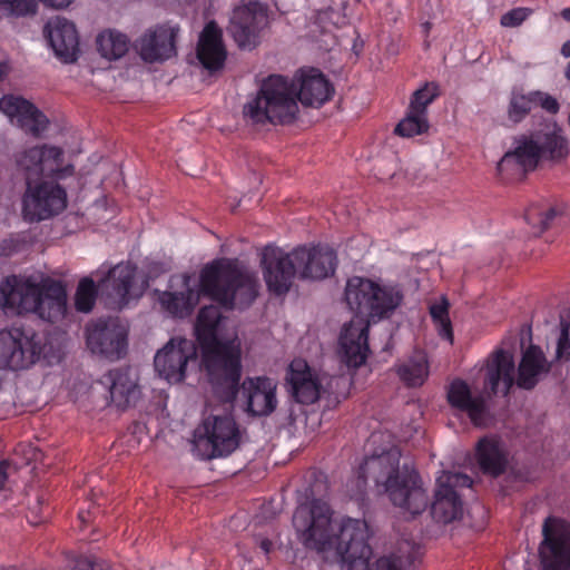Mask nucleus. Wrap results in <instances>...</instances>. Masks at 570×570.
Segmentation results:
<instances>
[{"label":"nucleus","instance_id":"21","mask_svg":"<svg viewBox=\"0 0 570 570\" xmlns=\"http://www.w3.org/2000/svg\"><path fill=\"white\" fill-rule=\"evenodd\" d=\"M179 28L157 26L135 41L134 48L146 62L164 61L176 55V38Z\"/></svg>","mask_w":570,"mask_h":570},{"label":"nucleus","instance_id":"3","mask_svg":"<svg viewBox=\"0 0 570 570\" xmlns=\"http://www.w3.org/2000/svg\"><path fill=\"white\" fill-rule=\"evenodd\" d=\"M225 320L218 306H203L194 331L202 351V363L215 395L223 403H234L242 379V345L237 335L222 337Z\"/></svg>","mask_w":570,"mask_h":570},{"label":"nucleus","instance_id":"42","mask_svg":"<svg viewBox=\"0 0 570 570\" xmlns=\"http://www.w3.org/2000/svg\"><path fill=\"white\" fill-rule=\"evenodd\" d=\"M0 285H68V281L65 278L45 276L42 273L35 271L29 274L6 275Z\"/></svg>","mask_w":570,"mask_h":570},{"label":"nucleus","instance_id":"20","mask_svg":"<svg viewBox=\"0 0 570 570\" xmlns=\"http://www.w3.org/2000/svg\"><path fill=\"white\" fill-rule=\"evenodd\" d=\"M259 267L265 285H293L294 279L298 278L294 248L285 252L278 246L266 245L259 254Z\"/></svg>","mask_w":570,"mask_h":570},{"label":"nucleus","instance_id":"10","mask_svg":"<svg viewBox=\"0 0 570 570\" xmlns=\"http://www.w3.org/2000/svg\"><path fill=\"white\" fill-rule=\"evenodd\" d=\"M269 24L268 6L249 1L234 8L227 32L242 49H253L259 43L261 33Z\"/></svg>","mask_w":570,"mask_h":570},{"label":"nucleus","instance_id":"1","mask_svg":"<svg viewBox=\"0 0 570 570\" xmlns=\"http://www.w3.org/2000/svg\"><path fill=\"white\" fill-rule=\"evenodd\" d=\"M293 527L308 549L325 551L335 547L342 570H410L420 559V548L402 541L389 556L370 564L372 548L365 520L346 518L335 532L333 510L321 499L301 503L293 514Z\"/></svg>","mask_w":570,"mask_h":570},{"label":"nucleus","instance_id":"17","mask_svg":"<svg viewBox=\"0 0 570 570\" xmlns=\"http://www.w3.org/2000/svg\"><path fill=\"white\" fill-rule=\"evenodd\" d=\"M446 401L454 415H466L476 428L488 426L492 420L485 395L473 394L469 384L462 379H454L449 384Z\"/></svg>","mask_w":570,"mask_h":570},{"label":"nucleus","instance_id":"45","mask_svg":"<svg viewBox=\"0 0 570 570\" xmlns=\"http://www.w3.org/2000/svg\"><path fill=\"white\" fill-rule=\"evenodd\" d=\"M0 9L8 16H33L38 9L37 0H0Z\"/></svg>","mask_w":570,"mask_h":570},{"label":"nucleus","instance_id":"41","mask_svg":"<svg viewBox=\"0 0 570 570\" xmlns=\"http://www.w3.org/2000/svg\"><path fill=\"white\" fill-rule=\"evenodd\" d=\"M562 215V210L558 207H549L542 209L539 206H531L524 214L525 222L531 225L535 234H540L551 227L554 219Z\"/></svg>","mask_w":570,"mask_h":570},{"label":"nucleus","instance_id":"46","mask_svg":"<svg viewBox=\"0 0 570 570\" xmlns=\"http://www.w3.org/2000/svg\"><path fill=\"white\" fill-rule=\"evenodd\" d=\"M169 269V265L165 262L145 259L139 272L141 285H149L150 282H155L159 276L168 273Z\"/></svg>","mask_w":570,"mask_h":570},{"label":"nucleus","instance_id":"31","mask_svg":"<svg viewBox=\"0 0 570 570\" xmlns=\"http://www.w3.org/2000/svg\"><path fill=\"white\" fill-rule=\"evenodd\" d=\"M542 159L561 161L569 155V142L562 128L556 122H548L533 131Z\"/></svg>","mask_w":570,"mask_h":570},{"label":"nucleus","instance_id":"16","mask_svg":"<svg viewBox=\"0 0 570 570\" xmlns=\"http://www.w3.org/2000/svg\"><path fill=\"white\" fill-rule=\"evenodd\" d=\"M298 279L322 282L333 277L337 265V253L328 245H301L294 248Z\"/></svg>","mask_w":570,"mask_h":570},{"label":"nucleus","instance_id":"38","mask_svg":"<svg viewBox=\"0 0 570 570\" xmlns=\"http://www.w3.org/2000/svg\"><path fill=\"white\" fill-rule=\"evenodd\" d=\"M450 302L445 295L428 301V309L438 334L451 344L453 343V327L450 320Z\"/></svg>","mask_w":570,"mask_h":570},{"label":"nucleus","instance_id":"14","mask_svg":"<svg viewBox=\"0 0 570 570\" xmlns=\"http://www.w3.org/2000/svg\"><path fill=\"white\" fill-rule=\"evenodd\" d=\"M542 534L539 553L543 570H570V523L549 517Z\"/></svg>","mask_w":570,"mask_h":570},{"label":"nucleus","instance_id":"58","mask_svg":"<svg viewBox=\"0 0 570 570\" xmlns=\"http://www.w3.org/2000/svg\"><path fill=\"white\" fill-rule=\"evenodd\" d=\"M6 72H7V67L4 65H0V80L3 78Z\"/></svg>","mask_w":570,"mask_h":570},{"label":"nucleus","instance_id":"2","mask_svg":"<svg viewBox=\"0 0 570 570\" xmlns=\"http://www.w3.org/2000/svg\"><path fill=\"white\" fill-rule=\"evenodd\" d=\"M333 94V85L316 68L302 70L296 82L272 75L262 82L256 96L244 105L243 116L252 125H286L296 117L297 100L307 107H321Z\"/></svg>","mask_w":570,"mask_h":570},{"label":"nucleus","instance_id":"32","mask_svg":"<svg viewBox=\"0 0 570 570\" xmlns=\"http://www.w3.org/2000/svg\"><path fill=\"white\" fill-rule=\"evenodd\" d=\"M441 277L439 258L435 252L426 250L413 254L404 269V281L412 285L435 283Z\"/></svg>","mask_w":570,"mask_h":570},{"label":"nucleus","instance_id":"15","mask_svg":"<svg viewBox=\"0 0 570 570\" xmlns=\"http://www.w3.org/2000/svg\"><path fill=\"white\" fill-rule=\"evenodd\" d=\"M198 285H258V275L237 257H217L199 272Z\"/></svg>","mask_w":570,"mask_h":570},{"label":"nucleus","instance_id":"6","mask_svg":"<svg viewBox=\"0 0 570 570\" xmlns=\"http://www.w3.org/2000/svg\"><path fill=\"white\" fill-rule=\"evenodd\" d=\"M184 292L159 291L155 296L160 308L174 318L191 315L200 298L208 297L225 309L243 308L250 305L258 295L257 287H185Z\"/></svg>","mask_w":570,"mask_h":570},{"label":"nucleus","instance_id":"64","mask_svg":"<svg viewBox=\"0 0 570 570\" xmlns=\"http://www.w3.org/2000/svg\"><path fill=\"white\" fill-rule=\"evenodd\" d=\"M568 124H569V127H570V112H569V117H568Z\"/></svg>","mask_w":570,"mask_h":570},{"label":"nucleus","instance_id":"62","mask_svg":"<svg viewBox=\"0 0 570 570\" xmlns=\"http://www.w3.org/2000/svg\"><path fill=\"white\" fill-rule=\"evenodd\" d=\"M188 283H189V276H185L184 277V285H188Z\"/></svg>","mask_w":570,"mask_h":570},{"label":"nucleus","instance_id":"49","mask_svg":"<svg viewBox=\"0 0 570 570\" xmlns=\"http://www.w3.org/2000/svg\"><path fill=\"white\" fill-rule=\"evenodd\" d=\"M557 357L566 358L570 357V323L562 324V330L557 345Z\"/></svg>","mask_w":570,"mask_h":570},{"label":"nucleus","instance_id":"36","mask_svg":"<svg viewBox=\"0 0 570 570\" xmlns=\"http://www.w3.org/2000/svg\"><path fill=\"white\" fill-rule=\"evenodd\" d=\"M67 313L66 287H42L38 316L49 323H56Z\"/></svg>","mask_w":570,"mask_h":570},{"label":"nucleus","instance_id":"7","mask_svg":"<svg viewBox=\"0 0 570 570\" xmlns=\"http://www.w3.org/2000/svg\"><path fill=\"white\" fill-rule=\"evenodd\" d=\"M63 153L58 147L36 146L16 156L17 174L22 176L26 186L41 177L62 179L72 175L73 166H62Z\"/></svg>","mask_w":570,"mask_h":570},{"label":"nucleus","instance_id":"22","mask_svg":"<svg viewBox=\"0 0 570 570\" xmlns=\"http://www.w3.org/2000/svg\"><path fill=\"white\" fill-rule=\"evenodd\" d=\"M100 287H77L75 306L78 312L89 313L97 299ZM106 292L105 304L108 308L120 311L130 306L144 294L145 287H104Z\"/></svg>","mask_w":570,"mask_h":570},{"label":"nucleus","instance_id":"52","mask_svg":"<svg viewBox=\"0 0 570 570\" xmlns=\"http://www.w3.org/2000/svg\"><path fill=\"white\" fill-rule=\"evenodd\" d=\"M9 468V462L7 460H2L0 461V490L3 489L6 482H7V479H8V470Z\"/></svg>","mask_w":570,"mask_h":570},{"label":"nucleus","instance_id":"24","mask_svg":"<svg viewBox=\"0 0 570 570\" xmlns=\"http://www.w3.org/2000/svg\"><path fill=\"white\" fill-rule=\"evenodd\" d=\"M57 57L65 62H73L79 53V37L76 26L57 17L49 20L43 30Z\"/></svg>","mask_w":570,"mask_h":570},{"label":"nucleus","instance_id":"63","mask_svg":"<svg viewBox=\"0 0 570 570\" xmlns=\"http://www.w3.org/2000/svg\"><path fill=\"white\" fill-rule=\"evenodd\" d=\"M347 286H351L352 285V281L348 279L347 283H346Z\"/></svg>","mask_w":570,"mask_h":570},{"label":"nucleus","instance_id":"25","mask_svg":"<svg viewBox=\"0 0 570 570\" xmlns=\"http://www.w3.org/2000/svg\"><path fill=\"white\" fill-rule=\"evenodd\" d=\"M293 397L301 404L315 403L326 390L304 361H293L287 379Z\"/></svg>","mask_w":570,"mask_h":570},{"label":"nucleus","instance_id":"51","mask_svg":"<svg viewBox=\"0 0 570 570\" xmlns=\"http://www.w3.org/2000/svg\"><path fill=\"white\" fill-rule=\"evenodd\" d=\"M39 1L42 2L46 7H49V8L65 9L69 4H71V2L73 0H39Z\"/></svg>","mask_w":570,"mask_h":570},{"label":"nucleus","instance_id":"29","mask_svg":"<svg viewBox=\"0 0 570 570\" xmlns=\"http://www.w3.org/2000/svg\"><path fill=\"white\" fill-rule=\"evenodd\" d=\"M101 384L108 387L112 403L119 409L135 404L140 391L130 368H114L101 377Z\"/></svg>","mask_w":570,"mask_h":570},{"label":"nucleus","instance_id":"37","mask_svg":"<svg viewBox=\"0 0 570 570\" xmlns=\"http://www.w3.org/2000/svg\"><path fill=\"white\" fill-rule=\"evenodd\" d=\"M396 373L401 381L410 386H421L429 376V362L423 352H415L405 362L396 367Z\"/></svg>","mask_w":570,"mask_h":570},{"label":"nucleus","instance_id":"43","mask_svg":"<svg viewBox=\"0 0 570 570\" xmlns=\"http://www.w3.org/2000/svg\"><path fill=\"white\" fill-rule=\"evenodd\" d=\"M439 95L438 83L426 82L423 87L413 92L409 108L415 112L428 116L429 105H431Z\"/></svg>","mask_w":570,"mask_h":570},{"label":"nucleus","instance_id":"61","mask_svg":"<svg viewBox=\"0 0 570 570\" xmlns=\"http://www.w3.org/2000/svg\"><path fill=\"white\" fill-rule=\"evenodd\" d=\"M78 515H79V518L81 519L82 522H87L88 521V518H87V515L85 514L83 511H80Z\"/></svg>","mask_w":570,"mask_h":570},{"label":"nucleus","instance_id":"60","mask_svg":"<svg viewBox=\"0 0 570 570\" xmlns=\"http://www.w3.org/2000/svg\"><path fill=\"white\" fill-rule=\"evenodd\" d=\"M564 76H566L567 79L570 80V61L568 62V65L566 67Z\"/></svg>","mask_w":570,"mask_h":570},{"label":"nucleus","instance_id":"5","mask_svg":"<svg viewBox=\"0 0 570 570\" xmlns=\"http://www.w3.org/2000/svg\"><path fill=\"white\" fill-rule=\"evenodd\" d=\"M345 287L344 299L356 314L344 324L338 338V355L347 367L357 368L367 358L368 323L387 317L401 303L402 295L395 287Z\"/></svg>","mask_w":570,"mask_h":570},{"label":"nucleus","instance_id":"59","mask_svg":"<svg viewBox=\"0 0 570 570\" xmlns=\"http://www.w3.org/2000/svg\"><path fill=\"white\" fill-rule=\"evenodd\" d=\"M365 283L366 284H364V282L362 279H360L358 285H371V286L377 285L375 282H372L370 279H366Z\"/></svg>","mask_w":570,"mask_h":570},{"label":"nucleus","instance_id":"50","mask_svg":"<svg viewBox=\"0 0 570 570\" xmlns=\"http://www.w3.org/2000/svg\"><path fill=\"white\" fill-rule=\"evenodd\" d=\"M72 570H109V568L95 558L79 557L75 560Z\"/></svg>","mask_w":570,"mask_h":570},{"label":"nucleus","instance_id":"48","mask_svg":"<svg viewBox=\"0 0 570 570\" xmlns=\"http://www.w3.org/2000/svg\"><path fill=\"white\" fill-rule=\"evenodd\" d=\"M533 106H540L548 114L557 115L560 110L559 101L548 92L541 90L531 91Z\"/></svg>","mask_w":570,"mask_h":570},{"label":"nucleus","instance_id":"11","mask_svg":"<svg viewBox=\"0 0 570 570\" xmlns=\"http://www.w3.org/2000/svg\"><path fill=\"white\" fill-rule=\"evenodd\" d=\"M67 207V193L57 183L27 185L22 196V216L29 223L49 219Z\"/></svg>","mask_w":570,"mask_h":570},{"label":"nucleus","instance_id":"8","mask_svg":"<svg viewBox=\"0 0 570 570\" xmlns=\"http://www.w3.org/2000/svg\"><path fill=\"white\" fill-rule=\"evenodd\" d=\"M42 353V341L31 328L13 326L0 331V367L28 368Z\"/></svg>","mask_w":570,"mask_h":570},{"label":"nucleus","instance_id":"54","mask_svg":"<svg viewBox=\"0 0 570 570\" xmlns=\"http://www.w3.org/2000/svg\"><path fill=\"white\" fill-rule=\"evenodd\" d=\"M291 287H268L271 293L275 294L276 296H283L285 295Z\"/></svg>","mask_w":570,"mask_h":570},{"label":"nucleus","instance_id":"19","mask_svg":"<svg viewBox=\"0 0 570 570\" xmlns=\"http://www.w3.org/2000/svg\"><path fill=\"white\" fill-rule=\"evenodd\" d=\"M276 383L267 376H247L238 384L237 397L252 416H267L277 407Z\"/></svg>","mask_w":570,"mask_h":570},{"label":"nucleus","instance_id":"34","mask_svg":"<svg viewBox=\"0 0 570 570\" xmlns=\"http://www.w3.org/2000/svg\"><path fill=\"white\" fill-rule=\"evenodd\" d=\"M550 365L539 346L530 345L522 354L518 367L517 384L524 390H532L542 373H547Z\"/></svg>","mask_w":570,"mask_h":570},{"label":"nucleus","instance_id":"9","mask_svg":"<svg viewBox=\"0 0 570 570\" xmlns=\"http://www.w3.org/2000/svg\"><path fill=\"white\" fill-rule=\"evenodd\" d=\"M239 445V432L230 415H217L204 421L195 433L194 446L204 459L225 456Z\"/></svg>","mask_w":570,"mask_h":570},{"label":"nucleus","instance_id":"26","mask_svg":"<svg viewBox=\"0 0 570 570\" xmlns=\"http://www.w3.org/2000/svg\"><path fill=\"white\" fill-rule=\"evenodd\" d=\"M475 461L483 474L498 478L509 464V453L497 435H485L475 445Z\"/></svg>","mask_w":570,"mask_h":570},{"label":"nucleus","instance_id":"57","mask_svg":"<svg viewBox=\"0 0 570 570\" xmlns=\"http://www.w3.org/2000/svg\"><path fill=\"white\" fill-rule=\"evenodd\" d=\"M431 28H432V23L430 21H425L424 23H422V29H423L425 37L429 36Z\"/></svg>","mask_w":570,"mask_h":570},{"label":"nucleus","instance_id":"35","mask_svg":"<svg viewBox=\"0 0 570 570\" xmlns=\"http://www.w3.org/2000/svg\"><path fill=\"white\" fill-rule=\"evenodd\" d=\"M138 273L137 265L130 261L120 262L114 267L101 265L91 275L83 276L77 285H132Z\"/></svg>","mask_w":570,"mask_h":570},{"label":"nucleus","instance_id":"47","mask_svg":"<svg viewBox=\"0 0 570 570\" xmlns=\"http://www.w3.org/2000/svg\"><path fill=\"white\" fill-rule=\"evenodd\" d=\"M530 8H514L501 16L500 23L505 28H515L521 26L531 14Z\"/></svg>","mask_w":570,"mask_h":570},{"label":"nucleus","instance_id":"18","mask_svg":"<svg viewBox=\"0 0 570 570\" xmlns=\"http://www.w3.org/2000/svg\"><path fill=\"white\" fill-rule=\"evenodd\" d=\"M196 345L191 340L174 337L156 353L155 370L166 381L179 383L185 380L188 362L196 361Z\"/></svg>","mask_w":570,"mask_h":570},{"label":"nucleus","instance_id":"12","mask_svg":"<svg viewBox=\"0 0 570 570\" xmlns=\"http://www.w3.org/2000/svg\"><path fill=\"white\" fill-rule=\"evenodd\" d=\"M127 327L118 317H100L86 326V344L91 353L120 358L127 348Z\"/></svg>","mask_w":570,"mask_h":570},{"label":"nucleus","instance_id":"33","mask_svg":"<svg viewBox=\"0 0 570 570\" xmlns=\"http://www.w3.org/2000/svg\"><path fill=\"white\" fill-rule=\"evenodd\" d=\"M515 142V148L505 153L498 165V169L503 170L508 166L515 164L524 173L534 170L542 156L533 132L520 136Z\"/></svg>","mask_w":570,"mask_h":570},{"label":"nucleus","instance_id":"28","mask_svg":"<svg viewBox=\"0 0 570 570\" xmlns=\"http://www.w3.org/2000/svg\"><path fill=\"white\" fill-rule=\"evenodd\" d=\"M226 55L222 29L209 21L199 36L197 58L205 69L214 72L224 67Z\"/></svg>","mask_w":570,"mask_h":570},{"label":"nucleus","instance_id":"4","mask_svg":"<svg viewBox=\"0 0 570 570\" xmlns=\"http://www.w3.org/2000/svg\"><path fill=\"white\" fill-rule=\"evenodd\" d=\"M401 453L396 448L371 455L360 465L356 476L347 482L350 497L363 500L368 480L389 495L390 501L413 515L429 505V497L414 468L400 466Z\"/></svg>","mask_w":570,"mask_h":570},{"label":"nucleus","instance_id":"55","mask_svg":"<svg viewBox=\"0 0 570 570\" xmlns=\"http://www.w3.org/2000/svg\"><path fill=\"white\" fill-rule=\"evenodd\" d=\"M561 55L564 58H570V40H567L561 47Z\"/></svg>","mask_w":570,"mask_h":570},{"label":"nucleus","instance_id":"39","mask_svg":"<svg viewBox=\"0 0 570 570\" xmlns=\"http://www.w3.org/2000/svg\"><path fill=\"white\" fill-rule=\"evenodd\" d=\"M96 45L101 57L117 60L128 52L130 42L126 35L108 30L97 36Z\"/></svg>","mask_w":570,"mask_h":570},{"label":"nucleus","instance_id":"56","mask_svg":"<svg viewBox=\"0 0 570 570\" xmlns=\"http://www.w3.org/2000/svg\"><path fill=\"white\" fill-rule=\"evenodd\" d=\"M560 16L563 20H566L567 22H570V7L569 8H564L560 11Z\"/></svg>","mask_w":570,"mask_h":570},{"label":"nucleus","instance_id":"13","mask_svg":"<svg viewBox=\"0 0 570 570\" xmlns=\"http://www.w3.org/2000/svg\"><path fill=\"white\" fill-rule=\"evenodd\" d=\"M473 480L464 473L445 472L436 479L434 501L431 504L433 519L441 523H450L462 515L460 489L471 488Z\"/></svg>","mask_w":570,"mask_h":570},{"label":"nucleus","instance_id":"23","mask_svg":"<svg viewBox=\"0 0 570 570\" xmlns=\"http://www.w3.org/2000/svg\"><path fill=\"white\" fill-rule=\"evenodd\" d=\"M0 110L11 118H17L19 127L33 137H39L48 127L47 116L28 100L16 96H3Z\"/></svg>","mask_w":570,"mask_h":570},{"label":"nucleus","instance_id":"30","mask_svg":"<svg viewBox=\"0 0 570 570\" xmlns=\"http://www.w3.org/2000/svg\"><path fill=\"white\" fill-rule=\"evenodd\" d=\"M0 294L1 307L6 314L35 313L38 315L42 287H0Z\"/></svg>","mask_w":570,"mask_h":570},{"label":"nucleus","instance_id":"53","mask_svg":"<svg viewBox=\"0 0 570 570\" xmlns=\"http://www.w3.org/2000/svg\"><path fill=\"white\" fill-rule=\"evenodd\" d=\"M259 548L265 554H268L272 551L273 542L269 539H262Z\"/></svg>","mask_w":570,"mask_h":570},{"label":"nucleus","instance_id":"44","mask_svg":"<svg viewBox=\"0 0 570 570\" xmlns=\"http://www.w3.org/2000/svg\"><path fill=\"white\" fill-rule=\"evenodd\" d=\"M532 107L531 91L528 94L512 92L507 110L508 119L513 124H519L531 112Z\"/></svg>","mask_w":570,"mask_h":570},{"label":"nucleus","instance_id":"40","mask_svg":"<svg viewBox=\"0 0 570 570\" xmlns=\"http://www.w3.org/2000/svg\"><path fill=\"white\" fill-rule=\"evenodd\" d=\"M430 124L428 116L421 115L407 108L405 117L396 125L394 134L411 138L428 132Z\"/></svg>","mask_w":570,"mask_h":570},{"label":"nucleus","instance_id":"27","mask_svg":"<svg viewBox=\"0 0 570 570\" xmlns=\"http://www.w3.org/2000/svg\"><path fill=\"white\" fill-rule=\"evenodd\" d=\"M485 386L490 387L492 394L502 392L508 395L514 384V360L513 355L502 348L492 352L485 366Z\"/></svg>","mask_w":570,"mask_h":570}]
</instances>
